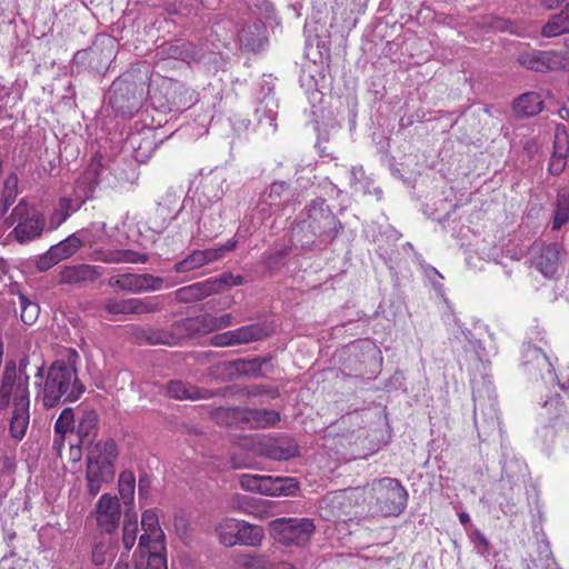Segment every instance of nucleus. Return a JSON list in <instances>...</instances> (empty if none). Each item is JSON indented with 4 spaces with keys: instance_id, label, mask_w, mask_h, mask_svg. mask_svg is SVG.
<instances>
[{
    "instance_id": "obj_1",
    "label": "nucleus",
    "mask_w": 569,
    "mask_h": 569,
    "mask_svg": "<svg viewBox=\"0 0 569 569\" xmlns=\"http://www.w3.org/2000/svg\"><path fill=\"white\" fill-rule=\"evenodd\" d=\"M79 359L74 349H68L64 357L54 360L47 371L43 363L36 365L37 398L44 408L74 402L83 395L86 387L78 377Z\"/></svg>"
},
{
    "instance_id": "obj_2",
    "label": "nucleus",
    "mask_w": 569,
    "mask_h": 569,
    "mask_svg": "<svg viewBox=\"0 0 569 569\" xmlns=\"http://www.w3.org/2000/svg\"><path fill=\"white\" fill-rule=\"evenodd\" d=\"M342 226L326 200L313 199L306 207L305 217L292 229V240L301 248L310 247L316 239L331 242Z\"/></svg>"
},
{
    "instance_id": "obj_3",
    "label": "nucleus",
    "mask_w": 569,
    "mask_h": 569,
    "mask_svg": "<svg viewBox=\"0 0 569 569\" xmlns=\"http://www.w3.org/2000/svg\"><path fill=\"white\" fill-rule=\"evenodd\" d=\"M117 457L118 449L113 439L98 441L89 449L86 457V480L90 497H96L104 485L112 482Z\"/></svg>"
},
{
    "instance_id": "obj_4",
    "label": "nucleus",
    "mask_w": 569,
    "mask_h": 569,
    "mask_svg": "<svg viewBox=\"0 0 569 569\" xmlns=\"http://www.w3.org/2000/svg\"><path fill=\"white\" fill-rule=\"evenodd\" d=\"M6 223L8 227L14 224L9 236L13 237L20 244L41 238L47 229L44 216L24 200H20L12 209L10 216L6 219Z\"/></svg>"
},
{
    "instance_id": "obj_5",
    "label": "nucleus",
    "mask_w": 569,
    "mask_h": 569,
    "mask_svg": "<svg viewBox=\"0 0 569 569\" xmlns=\"http://www.w3.org/2000/svg\"><path fill=\"white\" fill-rule=\"evenodd\" d=\"M375 499L376 512L385 517L401 515L408 503V491L398 479H375L369 486Z\"/></svg>"
},
{
    "instance_id": "obj_6",
    "label": "nucleus",
    "mask_w": 569,
    "mask_h": 569,
    "mask_svg": "<svg viewBox=\"0 0 569 569\" xmlns=\"http://www.w3.org/2000/svg\"><path fill=\"white\" fill-rule=\"evenodd\" d=\"M297 201L298 194L291 186L286 181L276 180L260 192L253 212L264 220Z\"/></svg>"
},
{
    "instance_id": "obj_7",
    "label": "nucleus",
    "mask_w": 569,
    "mask_h": 569,
    "mask_svg": "<svg viewBox=\"0 0 569 569\" xmlns=\"http://www.w3.org/2000/svg\"><path fill=\"white\" fill-rule=\"evenodd\" d=\"M273 538L284 546H306L316 530L310 518H277L269 523Z\"/></svg>"
},
{
    "instance_id": "obj_8",
    "label": "nucleus",
    "mask_w": 569,
    "mask_h": 569,
    "mask_svg": "<svg viewBox=\"0 0 569 569\" xmlns=\"http://www.w3.org/2000/svg\"><path fill=\"white\" fill-rule=\"evenodd\" d=\"M29 378L17 375V365L14 361L6 363L0 380V410L9 407L11 399L13 406L21 403H30L29 398Z\"/></svg>"
},
{
    "instance_id": "obj_9",
    "label": "nucleus",
    "mask_w": 569,
    "mask_h": 569,
    "mask_svg": "<svg viewBox=\"0 0 569 569\" xmlns=\"http://www.w3.org/2000/svg\"><path fill=\"white\" fill-rule=\"evenodd\" d=\"M239 483L246 491L266 496H290L298 489L297 480L290 477L241 475Z\"/></svg>"
},
{
    "instance_id": "obj_10",
    "label": "nucleus",
    "mask_w": 569,
    "mask_h": 569,
    "mask_svg": "<svg viewBox=\"0 0 569 569\" xmlns=\"http://www.w3.org/2000/svg\"><path fill=\"white\" fill-rule=\"evenodd\" d=\"M108 100L117 113L131 117L141 106L142 90H138L133 81L124 77L118 78L108 91Z\"/></svg>"
},
{
    "instance_id": "obj_11",
    "label": "nucleus",
    "mask_w": 569,
    "mask_h": 569,
    "mask_svg": "<svg viewBox=\"0 0 569 569\" xmlns=\"http://www.w3.org/2000/svg\"><path fill=\"white\" fill-rule=\"evenodd\" d=\"M141 526L143 533L139 538L134 556L139 553L141 558L147 557L148 559L156 551L166 555L163 546L164 533L159 525V517L154 509H147L142 512Z\"/></svg>"
},
{
    "instance_id": "obj_12",
    "label": "nucleus",
    "mask_w": 569,
    "mask_h": 569,
    "mask_svg": "<svg viewBox=\"0 0 569 569\" xmlns=\"http://www.w3.org/2000/svg\"><path fill=\"white\" fill-rule=\"evenodd\" d=\"M566 54L560 51L528 50L521 52L517 61L520 66L536 72L561 70L566 67Z\"/></svg>"
},
{
    "instance_id": "obj_13",
    "label": "nucleus",
    "mask_w": 569,
    "mask_h": 569,
    "mask_svg": "<svg viewBox=\"0 0 569 569\" xmlns=\"http://www.w3.org/2000/svg\"><path fill=\"white\" fill-rule=\"evenodd\" d=\"M108 284L116 290L138 295L160 290L163 279L149 273H122L111 277Z\"/></svg>"
},
{
    "instance_id": "obj_14",
    "label": "nucleus",
    "mask_w": 569,
    "mask_h": 569,
    "mask_svg": "<svg viewBox=\"0 0 569 569\" xmlns=\"http://www.w3.org/2000/svg\"><path fill=\"white\" fill-rule=\"evenodd\" d=\"M94 515L98 528L106 533L117 530L121 517V506L116 496L102 495L96 503Z\"/></svg>"
},
{
    "instance_id": "obj_15",
    "label": "nucleus",
    "mask_w": 569,
    "mask_h": 569,
    "mask_svg": "<svg viewBox=\"0 0 569 569\" xmlns=\"http://www.w3.org/2000/svg\"><path fill=\"white\" fill-rule=\"evenodd\" d=\"M521 366L532 377L540 376L542 379H546V375L549 377L555 375V369L549 358L540 348L531 343L522 346Z\"/></svg>"
},
{
    "instance_id": "obj_16",
    "label": "nucleus",
    "mask_w": 569,
    "mask_h": 569,
    "mask_svg": "<svg viewBox=\"0 0 569 569\" xmlns=\"http://www.w3.org/2000/svg\"><path fill=\"white\" fill-rule=\"evenodd\" d=\"M157 57L161 59H174L187 63L198 62L203 57L201 48L196 44L184 41L176 40L162 43L157 49Z\"/></svg>"
},
{
    "instance_id": "obj_17",
    "label": "nucleus",
    "mask_w": 569,
    "mask_h": 569,
    "mask_svg": "<svg viewBox=\"0 0 569 569\" xmlns=\"http://www.w3.org/2000/svg\"><path fill=\"white\" fill-rule=\"evenodd\" d=\"M111 57L112 50H104L98 46H92L88 49L76 52L73 61L77 66L101 74L108 70Z\"/></svg>"
},
{
    "instance_id": "obj_18",
    "label": "nucleus",
    "mask_w": 569,
    "mask_h": 569,
    "mask_svg": "<svg viewBox=\"0 0 569 569\" xmlns=\"http://www.w3.org/2000/svg\"><path fill=\"white\" fill-rule=\"evenodd\" d=\"M102 274V268L92 264L64 266L59 272V283L68 286H82L96 281Z\"/></svg>"
},
{
    "instance_id": "obj_19",
    "label": "nucleus",
    "mask_w": 569,
    "mask_h": 569,
    "mask_svg": "<svg viewBox=\"0 0 569 569\" xmlns=\"http://www.w3.org/2000/svg\"><path fill=\"white\" fill-rule=\"evenodd\" d=\"M167 395L170 398L177 400H200V399H210L216 396L222 395L219 390H210L204 388H199L197 386L186 383L181 380H170L167 383Z\"/></svg>"
},
{
    "instance_id": "obj_20",
    "label": "nucleus",
    "mask_w": 569,
    "mask_h": 569,
    "mask_svg": "<svg viewBox=\"0 0 569 569\" xmlns=\"http://www.w3.org/2000/svg\"><path fill=\"white\" fill-rule=\"evenodd\" d=\"M169 329L174 345L204 335L201 315L174 321Z\"/></svg>"
},
{
    "instance_id": "obj_21",
    "label": "nucleus",
    "mask_w": 569,
    "mask_h": 569,
    "mask_svg": "<svg viewBox=\"0 0 569 569\" xmlns=\"http://www.w3.org/2000/svg\"><path fill=\"white\" fill-rule=\"evenodd\" d=\"M84 201V199L76 201L67 197L60 198L49 217L47 230H57L73 212L80 209Z\"/></svg>"
},
{
    "instance_id": "obj_22",
    "label": "nucleus",
    "mask_w": 569,
    "mask_h": 569,
    "mask_svg": "<svg viewBox=\"0 0 569 569\" xmlns=\"http://www.w3.org/2000/svg\"><path fill=\"white\" fill-rule=\"evenodd\" d=\"M214 282L209 279L196 282L174 291V298L181 303H191L214 295Z\"/></svg>"
},
{
    "instance_id": "obj_23",
    "label": "nucleus",
    "mask_w": 569,
    "mask_h": 569,
    "mask_svg": "<svg viewBox=\"0 0 569 569\" xmlns=\"http://www.w3.org/2000/svg\"><path fill=\"white\" fill-rule=\"evenodd\" d=\"M569 33V2L557 13L551 14L542 24L540 34L543 38H557Z\"/></svg>"
},
{
    "instance_id": "obj_24",
    "label": "nucleus",
    "mask_w": 569,
    "mask_h": 569,
    "mask_svg": "<svg viewBox=\"0 0 569 569\" xmlns=\"http://www.w3.org/2000/svg\"><path fill=\"white\" fill-rule=\"evenodd\" d=\"M96 260L104 263H146L148 254L130 249L97 251Z\"/></svg>"
},
{
    "instance_id": "obj_25",
    "label": "nucleus",
    "mask_w": 569,
    "mask_h": 569,
    "mask_svg": "<svg viewBox=\"0 0 569 569\" xmlns=\"http://www.w3.org/2000/svg\"><path fill=\"white\" fill-rule=\"evenodd\" d=\"M102 171V163L98 157H92L86 170L78 179L77 184L82 188L83 199L87 200L92 197L96 187L100 182V174Z\"/></svg>"
},
{
    "instance_id": "obj_26",
    "label": "nucleus",
    "mask_w": 569,
    "mask_h": 569,
    "mask_svg": "<svg viewBox=\"0 0 569 569\" xmlns=\"http://www.w3.org/2000/svg\"><path fill=\"white\" fill-rule=\"evenodd\" d=\"M76 432L81 446H88L90 449L94 445L93 440L98 433V415L94 410L83 411L76 426Z\"/></svg>"
},
{
    "instance_id": "obj_27",
    "label": "nucleus",
    "mask_w": 569,
    "mask_h": 569,
    "mask_svg": "<svg viewBox=\"0 0 569 569\" xmlns=\"http://www.w3.org/2000/svg\"><path fill=\"white\" fill-rule=\"evenodd\" d=\"M559 251L556 244H548L540 249L535 257L533 266L545 277H552L558 269Z\"/></svg>"
},
{
    "instance_id": "obj_28",
    "label": "nucleus",
    "mask_w": 569,
    "mask_h": 569,
    "mask_svg": "<svg viewBox=\"0 0 569 569\" xmlns=\"http://www.w3.org/2000/svg\"><path fill=\"white\" fill-rule=\"evenodd\" d=\"M242 419L251 428H270L280 420V415L278 411L270 409H244L242 410Z\"/></svg>"
},
{
    "instance_id": "obj_29",
    "label": "nucleus",
    "mask_w": 569,
    "mask_h": 569,
    "mask_svg": "<svg viewBox=\"0 0 569 569\" xmlns=\"http://www.w3.org/2000/svg\"><path fill=\"white\" fill-rule=\"evenodd\" d=\"M475 426L478 436L482 441H486L499 427V419L496 409L490 406L488 412H478L477 406L473 411Z\"/></svg>"
},
{
    "instance_id": "obj_30",
    "label": "nucleus",
    "mask_w": 569,
    "mask_h": 569,
    "mask_svg": "<svg viewBox=\"0 0 569 569\" xmlns=\"http://www.w3.org/2000/svg\"><path fill=\"white\" fill-rule=\"evenodd\" d=\"M543 109V100L538 92H526L513 102V110L519 117H533Z\"/></svg>"
},
{
    "instance_id": "obj_31",
    "label": "nucleus",
    "mask_w": 569,
    "mask_h": 569,
    "mask_svg": "<svg viewBox=\"0 0 569 569\" xmlns=\"http://www.w3.org/2000/svg\"><path fill=\"white\" fill-rule=\"evenodd\" d=\"M76 420L74 413L71 408H66L62 410L60 416L58 417L54 423V433L56 437L53 439V448L60 450L63 446L66 435L68 432L76 431Z\"/></svg>"
},
{
    "instance_id": "obj_32",
    "label": "nucleus",
    "mask_w": 569,
    "mask_h": 569,
    "mask_svg": "<svg viewBox=\"0 0 569 569\" xmlns=\"http://www.w3.org/2000/svg\"><path fill=\"white\" fill-rule=\"evenodd\" d=\"M29 406L30 403H21L13 406V412L10 420V435L16 440H21L29 426Z\"/></svg>"
},
{
    "instance_id": "obj_33",
    "label": "nucleus",
    "mask_w": 569,
    "mask_h": 569,
    "mask_svg": "<svg viewBox=\"0 0 569 569\" xmlns=\"http://www.w3.org/2000/svg\"><path fill=\"white\" fill-rule=\"evenodd\" d=\"M81 232H74L68 236L66 239L61 240L57 244L51 246L50 248L54 252L59 262L71 258L74 256L78 250L86 243V239L81 238L79 234Z\"/></svg>"
},
{
    "instance_id": "obj_34",
    "label": "nucleus",
    "mask_w": 569,
    "mask_h": 569,
    "mask_svg": "<svg viewBox=\"0 0 569 569\" xmlns=\"http://www.w3.org/2000/svg\"><path fill=\"white\" fill-rule=\"evenodd\" d=\"M241 520L234 518H224L216 526V533L221 545L233 547L238 545V533Z\"/></svg>"
},
{
    "instance_id": "obj_35",
    "label": "nucleus",
    "mask_w": 569,
    "mask_h": 569,
    "mask_svg": "<svg viewBox=\"0 0 569 569\" xmlns=\"http://www.w3.org/2000/svg\"><path fill=\"white\" fill-rule=\"evenodd\" d=\"M234 346L258 341L269 336L268 329L261 323L243 326L232 330Z\"/></svg>"
},
{
    "instance_id": "obj_36",
    "label": "nucleus",
    "mask_w": 569,
    "mask_h": 569,
    "mask_svg": "<svg viewBox=\"0 0 569 569\" xmlns=\"http://www.w3.org/2000/svg\"><path fill=\"white\" fill-rule=\"evenodd\" d=\"M569 221V189H559L556 197L552 230H560Z\"/></svg>"
},
{
    "instance_id": "obj_37",
    "label": "nucleus",
    "mask_w": 569,
    "mask_h": 569,
    "mask_svg": "<svg viewBox=\"0 0 569 569\" xmlns=\"http://www.w3.org/2000/svg\"><path fill=\"white\" fill-rule=\"evenodd\" d=\"M180 196L178 192L170 188L167 190L164 196L158 202L157 214L162 219L164 224H169L171 221L176 220L180 210H178L174 214H172L173 209L176 208Z\"/></svg>"
},
{
    "instance_id": "obj_38",
    "label": "nucleus",
    "mask_w": 569,
    "mask_h": 569,
    "mask_svg": "<svg viewBox=\"0 0 569 569\" xmlns=\"http://www.w3.org/2000/svg\"><path fill=\"white\" fill-rule=\"evenodd\" d=\"M298 453V447L291 441L276 440L266 446V455L272 460H288Z\"/></svg>"
},
{
    "instance_id": "obj_39",
    "label": "nucleus",
    "mask_w": 569,
    "mask_h": 569,
    "mask_svg": "<svg viewBox=\"0 0 569 569\" xmlns=\"http://www.w3.org/2000/svg\"><path fill=\"white\" fill-rule=\"evenodd\" d=\"M263 537V529L261 527L241 520L237 538L238 545L258 547Z\"/></svg>"
},
{
    "instance_id": "obj_40",
    "label": "nucleus",
    "mask_w": 569,
    "mask_h": 569,
    "mask_svg": "<svg viewBox=\"0 0 569 569\" xmlns=\"http://www.w3.org/2000/svg\"><path fill=\"white\" fill-rule=\"evenodd\" d=\"M266 358H253L250 360L238 359L231 366L239 376L258 377L261 375L262 365L267 363Z\"/></svg>"
},
{
    "instance_id": "obj_41",
    "label": "nucleus",
    "mask_w": 569,
    "mask_h": 569,
    "mask_svg": "<svg viewBox=\"0 0 569 569\" xmlns=\"http://www.w3.org/2000/svg\"><path fill=\"white\" fill-rule=\"evenodd\" d=\"M253 499L247 496L234 495L229 503V509L232 511H240L247 515H251L256 518L262 519L264 511H256L257 506L253 503Z\"/></svg>"
},
{
    "instance_id": "obj_42",
    "label": "nucleus",
    "mask_w": 569,
    "mask_h": 569,
    "mask_svg": "<svg viewBox=\"0 0 569 569\" xmlns=\"http://www.w3.org/2000/svg\"><path fill=\"white\" fill-rule=\"evenodd\" d=\"M138 532L139 526L137 517L133 516V518H130V516L126 513L122 527V546L127 552L134 546Z\"/></svg>"
},
{
    "instance_id": "obj_43",
    "label": "nucleus",
    "mask_w": 569,
    "mask_h": 569,
    "mask_svg": "<svg viewBox=\"0 0 569 569\" xmlns=\"http://www.w3.org/2000/svg\"><path fill=\"white\" fill-rule=\"evenodd\" d=\"M20 318L26 325H32L39 317L40 308L37 302L30 300L26 295H19Z\"/></svg>"
},
{
    "instance_id": "obj_44",
    "label": "nucleus",
    "mask_w": 569,
    "mask_h": 569,
    "mask_svg": "<svg viewBox=\"0 0 569 569\" xmlns=\"http://www.w3.org/2000/svg\"><path fill=\"white\" fill-rule=\"evenodd\" d=\"M136 478L131 471L124 470L119 475V493L126 505L133 501Z\"/></svg>"
},
{
    "instance_id": "obj_45",
    "label": "nucleus",
    "mask_w": 569,
    "mask_h": 569,
    "mask_svg": "<svg viewBox=\"0 0 569 569\" xmlns=\"http://www.w3.org/2000/svg\"><path fill=\"white\" fill-rule=\"evenodd\" d=\"M102 309L109 315H132L131 298L117 299L114 297L107 298L102 303Z\"/></svg>"
},
{
    "instance_id": "obj_46",
    "label": "nucleus",
    "mask_w": 569,
    "mask_h": 569,
    "mask_svg": "<svg viewBox=\"0 0 569 569\" xmlns=\"http://www.w3.org/2000/svg\"><path fill=\"white\" fill-rule=\"evenodd\" d=\"M132 315L153 313L161 310L162 306L157 297H147L143 299L131 298Z\"/></svg>"
},
{
    "instance_id": "obj_47",
    "label": "nucleus",
    "mask_w": 569,
    "mask_h": 569,
    "mask_svg": "<svg viewBox=\"0 0 569 569\" xmlns=\"http://www.w3.org/2000/svg\"><path fill=\"white\" fill-rule=\"evenodd\" d=\"M18 183L19 178L16 173H10L3 183V191H2V202H3V211L6 212L10 206L13 204V202L17 199L18 196Z\"/></svg>"
},
{
    "instance_id": "obj_48",
    "label": "nucleus",
    "mask_w": 569,
    "mask_h": 569,
    "mask_svg": "<svg viewBox=\"0 0 569 569\" xmlns=\"http://www.w3.org/2000/svg\"><path fill=\"white\" fill-rule=\"evenodd\" d=\"M204 335L231 326V315L226 313L219 317L204 313L201 315Z\"/></svg>"
},
{
    "instance_id": "obj_49",
    "label": "nucleus",
    "mask_w": 569,
    "mask_h": 569,
    "mask_svg": "<svg viewBox=\"0 0 569 569\" xmlns=\"http://www.w3.org/2000/svg\"><path fill=\"white\" fill-rule=\"evenodd\" d=\"M210 282H214V295L220 293L224 288L241 286L244 278L232 272H223L219 277L209 278Z\"/></svg>"
},
{
    "instance_id": "obj_50",
    "label": "nucleus",
    "mask_w": 569,
    "mask_h": 569,
    "mask_svg": "<svg viewBox=\"0 0 569 569\" xmlns=\"http://www.w3.org/2000/svg\"><path fill=\"white\" fill-rule=\"evenodd\" d=\"M206 266L201 250H193L186 259L174 264L177 272H187Z\"/></svg>"
},
{
    "instance_id": "obj_51",
    "label": "nucleus",
    "mask_w": 569,
    "mask_h": 569,
    "mask_svg": "<svg viewBox=\"0 0 569 569\" xmlns=\"http://www.w3.org/2000/svg\"><path fill=\"white\" fill-rule=\"evenodd\" d=\"M237 244H238L237 240L230 239L226 244H222V246H219L216 248H209V249L201 250L206 264L218 261L219 259L224 257V254L227 252L234 250Z\"/></svg>"
},
{
    "instance_id": "obj_52",
    "label": "nucleus",
    "mask_w": 569,
    "mask_h": 569,
    "mask_svg": "<svg viewBox=\"0 0 569 569\" xmlns=\"http://www.w3.org/2000/svg\"><path fill=\"white\" fill-rule=\"evenodd\" d=\"M256 31H258L256 26H248L238 32V40L247 50L256 51L261 47L260 39L254 37Z\"/></svg>"
},
{
    "instance_id": "obj_53",
    "label": "nucleus",
    "mask_w": 569,
    "mask_h": 569,
    "mask_svg": "<svg viewBox=\"0 0 569 569\" xmlns=\"http://www.w3.org/2000/svg\"><path fill=\"white\" fill-rule=\"evenodd\" d=\"M290 247L283 246L282 248L264 253V263L269 270H276L283 264L284 258L289 254Z\"/></svg>"
},
{
    "instance_id": "obj_54",
    "label": "nucleus",
    "mask_w": 569,
    "mask_h": 569,
    "mask_svg": "<svg viewBox=\"0 0 569 569\" xmlns=\"http://www.w3.org/2000/svg\"><path fill=\"white\" fill-rule=\"evenodd\" d=\"M150 345L174 346L170 329H152L146 336Z\"/></svg>"
},
{
    "instance_id": "obj_55",
    "label": "nucleus",
    "mask_w": 569,
    "mask_h": 569,
    "mask_svg": "<svg viewBox=\"0 0 569 569\" xmlns=\"http://www.w3.org/2000/svg\"><path fill=\"white\" fill-rule=\"evenodd\" d=\"M59 263L58 258L51 248H49L44 253L38 256L33 260V266L39 272H44Z\"/></svg>"
},
{
    "instance_id": "obj_56",
    "label": "nucleus",
    "mask_w": 569,
    "mask_h": 569,
    "mask_svg": "<svg viewBox=\"0 0 569 569\" xmlns=\"http://www.w3.org/2000/svg\"><path fill=\"white\" fill-rule=\"evenodd\" d=\"M350 174V184L357 190H362L367 192V186L369 184V180L366 177L365 170L362 166H353L349 170Z\"/></svg>"
},
{
    "instance_id": "obj_57",
    "label": "nucleus",
    "mask_w": 569,
    "mask_h": 569,
    "mask_svg": "<svg viewBox=\"0 0 569 569\" xmlns=\"http://www.w3.org/2000/svg\"><path fill=\"white\" fill-rule=\"evenodd\" d=\"M173 525L178 537L183 542H188L191 539L190 520L182 513L176 515Z\"/></svg>"
},
{
    "instance_id": "obj_58",
    "label": "nucleus",
    "mask_w": 569,
    "mask_h": 569,
    "mask_svg": "<svg viewBox=\"0 0 569 569\" xmlns=\"http://www.w3.org/2000/svg\"><path fill=\"white\" fill-rule=\"evenodd\" d=\"M146 569H168L166 555L160 551L151 553L147 560Z\"/></svg>"
},
{
    "instance_id": "obj_59",
    "label": "nucleus",
    "mask_w": 569,
    "mask_h": 569,
    "mask_svg": "<svg viewBox=\"0 0 569 569\" xmlns=\"http://www.w3.org/2000/svg\"><path fill=\"white\" fill-rule=\"evenodd\" d=\"M210 345L214 347L234 346L232 330L212 336L210 338Z\"/></svg>"
},
{
    "instance_id": "obj_60",
    "label": "nucleus",
    "mask_w": 569,
    "mask_h": 569,
    "mask_svg": "<svg viewBox=\"0 0 569 569\" xmlns=\"http://www.w3.org/2000/svg\"><path fill=\"white\" fill-rule=\"evenodd\" d=\"M550 380H557L560 389L562 391H566V392H569V366L567 367H563L560 371H559V375H557L555 372V375L552 377H549Z\"/></svg>"
},
{
    "instance_id": "obj_61",
    "label": "nucleus",
    "mask_w": 569,
    "mask_h": 569,
    "mask_svg": "<svg viewBox=\"0 0 569 569\" xmlns=\"http://www.w3.org/2000/svg\"><path fill=\"white\" fill-rule=\"evenodd\" d=\"M31 365V357L30 356H23L19 360V365L17 367V375L19 378L21 377H29L28 375V367Z\"/></svg>"
},
{
    "instance_id": "obj_62",
    "label": "nucleus",
    "mask_w": 569,
    "mask_h": 569,
    "mask_svg": "<svg viewBox=\"0 0 569 569\" xmlns=\"http://www.w3.org/2000/svg\"><path fill=\"white\" fill-rule=\"evenodd\" d=\"M565 168V160L562 157L553 156L550 164H549V171L552 174H559Z\"/></svg>"
},
{
    "instance_id": "obj_63",
    "label": "nucleus",
    "mask_w": 569,
    "mask_h": 569,
    "mask_svg": "<svg viewBox=\"0 0 569 569\" xmlns=\"http://www.w3.org/2000/svg\"><path fill=\"white\" fill-rule=\"evenodd\" d=\"M92 561L97 566H101L106 562V557L103 552L102 546H96V548L92 551Z\"/></svg>"
},
{
    "instance_id": "obj_64",
    "label": "nucleus",
    "mask_w": 569,
    "mask_h": 569,
    "mask_svg": "<svg viewBox=\"0 0 569 569\" xmlns=\"http://www.w3.org/2000/svg\"><path fill=\"white\" fill-rule=\"evenodd\" d=\"M234 410L236 409L217 408L211 412V415H212L213 419H216L217 421H220V420H222V418L229 417L230 413H232Z\"/></svg>"
}]
</instances>
